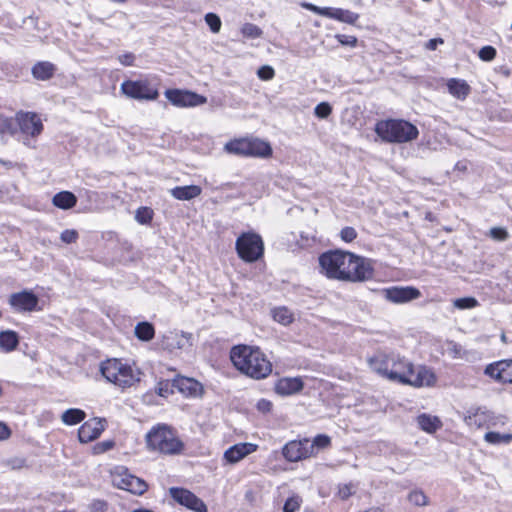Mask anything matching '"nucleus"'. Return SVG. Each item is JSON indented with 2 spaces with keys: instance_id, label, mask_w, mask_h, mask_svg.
I'll return each mask as SVG.
<instances>
[{
  "instance_id": "nucleus-1",
  "label": "nucleus",
  "mask_w": 512,
  "mask_h": 512,
  "mask_svg": "<svg viewBox=\"0 0 512 512\" xmlns=\"http://www.w3.org/2000/svg\"><path fill=\"white\" fill-rule=\"evenodd\" d=\"M370 369L380 376L403 385L412 387H431L436 384L437 377L426 366H417L396 352L377 351L367 359Z\"/></svg>"
},
{
  "instance_id": "nucleus-2",
  "label": "nucleus",
  "mask_w": 512,
  "mask_h": 512,
  "mask_svg": "<svg viewBox=\"0 0 512 512\" xmlns=\"http://www.w3.org/2000/svg\"><path fill=\"white\" fill-rule=\"evenodd\" d=\"M321 273L329 279L346 282H364L374 276L373 261L341 250L328 251L320 255Z\"/></svg>"
},
{
  "instance_id": "nucleus-3",
  "label": "nucleus",
  "mask_w": 512,
  "mask_h": 512,
  "mask_svg": "<svg viewBox=\"0 0 512 512\" xmlns=\"http://www.w3.org/2000/svg\"><path fill=\"white\" fill-rule=\"evenodd\" d=\"M230 358L237 370L253 379H264L272 372V363L258 347L235 346Z\"/></svg>"
},
{
  "instance_id": "nucleus-4",
  "label": "nucleus",
  "mask_w": 512,
  "mask_h": 512,
  "mask_svg": "<svg viewBox=\"0 0 512 512\" xmlns=\"http://www.w3.org/2000/svg\"><path fill=\"white\" fill-rule=\"evenodd\" d=\"M100 371L107 381L122 389L130 388L139 383L142 375L140 369L135 365L116 358L102 362Z\"/></svg>"
},
{
  "instance_id": "nucleus-5",
  "label": "nucleus",
  "mask_w": 512,
  "mask_h": 512,
  "mask_svg": "<svg viewBox=\"0 0 512 512\" xmlns=\"http://www.w3.org/2000/svg\"><path fill=\"white\" fill-rule=\"evenodd\" d=\"M376 134L385 142L406 143L415 140L419 131L412 123L405 120H382L375 126Z\"/></svg>"
},
{
  "instance_id": "nucleus-6",
  "label": "nucleus",
  "mask_w": 512,
  "mask_h": 512,
  "mask_svg": "<svg viewBox=\"0 0 512 512\" xmlns=\"http://www.w3.org/2000/svg\"><path fill=\"white\" fill-rule=\"evenodd\" d=\"M147 445L151 450L162 454H179L184 448L183 442L175 432L166 425H159L153 428L146 437Z\"/></svg>"
},
{
  "instance_id": "nucleus-7",
  "label": "nucleus",
  "mask_w": 512,
  "mask_h": 512,
  "mask_svg": "<svg viewBox=\"0 0 512 512\" xmlns=\"http://www.w3.org/2000/svg\"><path fill=\"white\" fill-rule=\"evenodd\" d=\"M235 248L238 256L248 263L259 260L264 253L263 240L254 232L242 233L236 240Z\"/></svg>"
},
{
  "instance_id": "nucleus-8",
  "label": "nucleus",
  "mask_w": 512,
  "mask_h": 512,
  "mask_svg": "<svg viewBox=\"0 0 512 512\" xmlns=\"http://www.w3.org/2000/svg\"><path fill=\"white\" fill-rule=\"evenodd\" d=\"M111 478L115 487L126 490L132 494L142 495L148 488V485L143 479L134 476L123 466L116 467L111 472Z\"/></svg>"
},
{
  "instance_id": "nucleus-9",
  "label": "nucleus",
  "mask_w": 512,
  "mask_h": 512,
  "mask_svg": "<svg viewBox=\"0 0 512 512\" xmlns=\"http://www.w3.org/2000/svg\"><path fill=\"white\" fill-rule=\"evenodd\" d=\"M120 89L124 95L136 100H156L159 97L158 88L148 80H126Z\"/></svg>"
},
{
  "instance_id": "nucleus-10",
  "label": "nucleus",
  "mask_w": 512,
  "mask_h": 512,
  "mask_svg": "<svg viewBox=\"0 0 512 512\" xmlns=\"http://www.w3.org/2000/svg\"><path fill=\"white\" fill-rule=\"evenodd\" d=\"M167 100L176 107H196L207 102V98L190 90L167 89L164 93Z\"/></svg>"
},
{
  "instance_id": "nucleus-11",
  "label": "nucleus",
  "mask_w": 512,
  "mask_h": 512,
  "mask_svg": "<svg viewBox=\"0 0 512 512\" xmlns=\"http://www.w3.org/2000/svg\"><path fill=\"white\" fill-rule=\"evenodd\" d=\"M8 304L18 313L41 310L38 296L30 290H22L20 292L12 293L8 298Z\"/></svg>"
},
{
  "instance_id": "nucleus-12",
  "label": "nucleus",
  "mask_w": 512,
  "mask_h": 512,
  "mask_svg": "<svg viewBox=\"0 0 512 512\" xmlns=\"http://www.w3.org/2000/svg\"><path fill=\"white\" fill-rule=\"evenodd\" d=\"M170 496L180 505L195 512H208L205 503L191 491L184 488L172 487Z\"/></svg>"
},
{
  "instance_id": "nucleus-13",
  "label": "nucleus",
  "mask_w": 512,
  "mask_h": 512,
  "mask_svg": "<svg viewBox=\"0 0 512 512\" xmlns=\"http://www.w3.org/2000/svg\"><path fill=\"white\" fill-rule=\"evenodd\" d=\"M16 123V131L20 132L25 136L35 137L38 136L43 130V124L41 119L35 113L20 112L14 119Z\"/></svg>"
},
{
  "instance_id": "nucleus-14",
  "label": "nucleus",
  "mask_w": 512,
  "mask_h": 512,
  "mask_svg": "<svg viewBox=\"0 0 512 512\" xmlns=\"http://www.w3.org/2000/svg\"><path fill=\"white\" fill-rule=\"evenodd\" d=\"M284 458L289 462H297L312 456L310 440H292L285 444L282 449Z\"/></svg>"
},
{
  "instance_id": "nucleus-15",
  "label": "nucleus",
  "mask_w": 512,
  "mask_h": 512,
  "mask_svg": "<svg viewBox=\"0 0 512 512\" xmlns=\"http://www.w3.org/2000/svg\"><path fill=\"white\" fill-rule=\"evenodd\" d=\"M384 298L392 303L403 304L421 297L419 289L412 286H394L382 290Z\"/></svg>"
},
{
  "instance_id": "nucleus-16",
  "label": "nucleus",
  "mask_w": 512,
  "mask_h": 512,
  "mask_svg": "<svg viewBox=\"0 0 512 512\" xmlns=\"http://www.w3.org/2000/svg\"><path fill=\"white\" fill-rule=\"evenodd\" d=\"M161 346L170 352L184 350L192 346V334L182 331H168L162 336Z\"/></svg>"
},
{
  "instance_id": "nucleus-17",
  "label": "nucleus",
  "mask_w": 512,
  "mask_h": 512,
  "mask_svg": "<svg viewBox=\"0 0 512 512\" xmlns=\"http://www.w3.org/2000/svg\"><path fill=\"white\" fill-rule=\"evenodd\" d=\"M484 373L500 383H512V359L500 360L486 366Z\"/></svg>"
},
{
  "instance_id": "nucleus-18",
  "label": "nucleus",
  "mask_w": 512,
  "mask_h": 512,
  "mask_svg": "<svg viewBox=\"0 0 512 512\" xmlns=\"http://www.w3.org/2000/svg\"><path fill=\"white\" fill-rule=\"evenodd\" d=\"M105 430V420L100 418H93L84 422L79 430L78 437L80 442L88 443L97 439Z\"/></svg>"
},
{
  "instance_id": "nucleus-19",
  "label": "nucleus",
  "mask_w": 512,
  "mask_h": 512,
  "mask_svg": "<svg viewBox=\"0 0 512 512\" xmlns=\"http://www.w3.org/2000/svg\"><path fill=\"white\" fill-rule=\"evenodd\" d=\"M257 448L258 445L253 443H237L224 452V459L229 464H235L255 452Z\"/></svg>"
},
{
  "instance_id": "nucleus-20",
  "label": "nucleus",
  "mask_w": 512,
  "mask_h": 512,
  "mask_svg": "<svg viewBox=\"0 0 512 512\" xmlns=\"http://www.w3.org/2000/svg\"><path fill=\"white\" fill-rule=\"evenodd\" d=\"M491 420L492 416L490 411L480 407L469 409L464 416V422L472 428L489 426Z\"/></svg>"
},
{
  "instance_id": "nucleus-21",
  "label": "nucleus",
  "mask_w": 512,
  "mask_h": 512,
  "mask_svg": "<svg viewBox=\"0 0 512 512\" xmlns=\"http://www.w3.org/2000/svg\"><path fill=\"white\" fill-rule=\"evenodd\" d=\"M180 393L187 397H198L203 393V386L193 378L179 377L172 384Z\"/></svg>"
},
{
  "instance_id": "nucleus-22",
  "label": "nucleus",
  "mask_w": 512,
  "mask_h": 512,
  "mask_svg": "<svg viewBox=\"0 0 512 512\" xmlns=\"http://www.w3.org/2000/svg\"><path fill=\"white\" fill-rule=\"evenodd\" d=\"M304 383L300 377H284L275 383V392L281 396H289L300 392Z\"/></svg>"
},
{
  "instance_id": "nucleus-23",
  "label": "nucleus",
  "mask_w": 512,
  "mask_h": 512,
  "mask_svg": "<svg viewBox=\"0 0 512 512\" xmlns=\"http://www.w3.org/2000/svg\"><path fill=\"white\" fill-rule=\"evenodd\" d=\"M247 157L269 158L272 147L266 141L258 138H247Z\"/></svg>"
},
{
  "instance_id": "nucleus-24",
  "label": "nucleus",
  "mask_w": 512,
  "mask_h": 512,
  "mask_svg": "<svg viewBox=\"0 0 512 512\" xmlns=\"http://www.w3.org/2000/svg\"><path fill=\"white\" fill-rule=\"evenodd\" d=\"M447 89L458 100H465L471 92L469 84L465 80L458 78H450L447 81Z\"/></svg>"
},
{
  "instance_id": "nucleus-25",
  "label": "nucleus",
  "mask_w": 512,
  "mask_h": 512,
  "mask_svg": "<svg viewBox=\"0 0 512 512\" xmlns=\"http://www.w3.org/2000/svg\"><path fill=\"white\" fill-rule=\"evenodd\" d=\"M202 192L197 185L177 186L170 190V194L178 200H191L198 197Z\"/></svg>"
},
{
  "instance_id": "nucleus-26",
  "label": "nucleus",
  "mask_w": 512,
  "mask_h": 512,
  "mask_svg": "<svg viewBox=\"0 0 512 512\" xmlns=\"http://www.w3.org/2000/svg\"><path fill=\"white\" fill-rule=\"evenodd\" d=\"M416 422L419 427L427 433H434L442 427V421L439 417L426 413L417 416Z\"/></svg>"
},
{
  "instance_id": "nucleus-27",
  "label": "nucleus",
  "mask_w": 512,
  "mask_h": 512,
  "mask_svg": "<svg viewBox=\"0 0 512 512\" xmlns=\"http://www.w3.org/2000/svg\"><path fill=\"white\" fill-rule=\"evenodd\" d=\"M56 71L54 64L48 61H41L32 67V75L37 80L45 81L53 77Z\"/></svg>"
},
{
  "instance_id": "nucleus-28",
  "label": "nucleus",
  "mask_w": 512,
  "mask_h": 512,
  "mask_svg": "<svg viewBox=\"0 0 512 512\" xmlns=\"http://www.w3.org/2000/svg\"><path fill=\"white\" fill-rule=\"evenodd\" d=\"M19 345V336L13 330L0 332V349L4 352H12Z\"/></svg>"
},
{
  "instance_id": "nucleus-29",
  "label": "nucleus",
  "mask_w": 512,
  "mask_h": 512,
  "mask_svg": "<svg viewBox=\"0 0 512 512\" xmlns=\"http://www.w3.org/2000/svg\"><path fill=\"white\" fill-rule=\"evenodd\" d=\"M327 17L347 24H354L358 20L359 15L350 10L329 7Z\"/></svg>"
},
{
  "instance_id": "nucleus-30",
  "label": "nucleus",
  "mask_w": 512,
  "mask_h": 512,
  "mask_svg": "<svg viewBox=\"0 0 512 512\" xmlns=\"http://www.w3.org/2000/svg\"><path fill=\"white\" fill-rule=\"evenodd\" d=\"M53 204L61 209H70L76 205V196L69 191H62L54 195Z\"/></svg>"
},
{
  "instance_id": "nucleus-31",
  "label": "nucleus",
  "mask_w": 512,
  "mask_h": 512,
  "mask_svg": "<svg viewBox=\"0 0 512 512\" xmlns=\"http://www.w3.org/2000/svg\"><path fill=\"white\" fill-rule=\"evenodd\" d=\"M134 334L140 341L148 342L154 338L155 328L149 322H139L135 326Z\"/></svg>"
},
{
  "instance_id": "nucleus-32",
  "label": "nucleus",
  "mask_w": 512,
  "mask_h": 512,
  "mask_svg": "<svg viewBox=\"0 0 512 512\" xmlns=\"http://www.w3.org/2000/svg\"><path fill=\"white\" fill-rule=\"evenodd\" d=\"M247 147V138H240L226 143L224 150L229 154L247 157Z\"/></svg>"
},
{
  "instance_id": "nucleus-33",
  "label": "nucleus",
  "mask_w": 512,
  "mask_h": 512,
  "mask_svg": "<svg viewBox=\"0 0 512 512\" xmlns=\"http://www.w3.org/2000/svg\"><path fill=\"white\" fill-rule=\"evenodd\" d=\"M273 319L281 325L287 326L294 321V314L284 306L272 310Z\"/></svg>"
},
{
  "instance_id": "nucleus-34",
  "label": "nucleus",
  "mask_w": 512,
  "mask_h": 512,
  "mask_svg": "<svg viewBox=\"0 0 512 512\" xmlns=\"http://www.w3.org/2000/svg\"><path fill=\"white\" fill-rule=\"evenodd\" d=\"M86 414L81 409L71 408L63 412L61 420L66 425H76L84 420Z\"/></svg>"
},
{
  "instance_id": "nucleus-35",
  "label": "nucleus",
  "mask_w": 512,
  "mask_h": 512,
  "mask_svg": "<svg viewBox=\"0 0 512 512\" xmlns=\"http://www.w3.org/2000/svg\"><path fill=\"white\" fill-rule=\"evenodd\" d=\"M484 440L492 445L509 444L512 441V434L490 431L484 435Z\"/></svg>"
},
{
  "instance_id": "nucleus-36",
  "label": "nucleus",
  "mask_w": 512,
  "mask_h": 512,
  "mask_svg": "<svg viewBox=\"0 0 512 512\" xmlns=\"http://www.w3.org/2000/svg\"><path fill=\"white\" fill-rule=\"evenodd\" d=\"M330 444L331 439L329 436L325 434L317 435L312 441H310V445L312 448V456L316 455L319 450L329 447Z\"/></svg>"
},
{
  "instance_id": "nucleus-37",
  "label": "nucleus",
  "mask_w": 512,
  "mask_h": 512,
  "mask_svg": "<svg viewBox=\"0 0 512 512\" xmlns=\"http://www.w3.org/2000/svg\"><path fill=\"white\" fill-rule=\"evenodd\" d=\"M479 305V302L474 297H463L453 300V306L459 310L472 309Z\"/></svg>"
},
{
  "instance_id": "nucleus-38",
  "label": "nucleus",
  "mask_w": 512,
  "mask_h": 512,
  "mask_svg": "<svg viewBox=\"0 0 512 512\" xmlns=\"http://www.w3.org/2000/svg\"><path fill=\"white\" fill-rule=\"evenodd\" d=\"M241 33L244 37L250 39H256L262 36V30L252 23H245L241 28Z\"/></svg>"
},
{
  "instance_id": "nucleus-39",
  "label": "nucleus",
  "mask_w": 512,
  "mask_h": 512,
  "mask_svg": "<svg viewBox=\"0 0 512 512\" xmlns=\"http://www.w3.org/2000/svg\"><path fill=\"white\" fill-rule=\"evenodd\" d=\"M0 133L1 134H16V123L13 118H8L0 115Z\"/></svg>"
},
{
  "instance_id": "nucleus-40",
  "label": "nucleus",
  "mask_w": 512,
  "mask_h": 512,
  "mask_svg": "<svg viewBox=\"0 0 512 512\" xmlns=\"http://www.w3.org/2000/svg\"><path fill=\"white\" fill-rule=\"evenodd\" d=\"M356 489H357V486L354 483L341 484L338 487L337 496L341 500H347L350 496L355 494Z\"/></svg>"
},
{
  "instance_id": "nucleus-41",
  "label": "nucleus",
  "mask_w": 512,
  "mask_h": 512,
  "mask_svg": "<svg viewBox=\"0 0 512 512\" xmlns=\"http://www.w3.org/2000/svg\"><path fill=\"white\" fill-rule=\"evenodd\" d=\"M302 504V498L299 495L289 497L283 506V512H296Z\"/></svg>"
},
{
  "instance_id": "nucleus-42",
  "label": "nucleus",
  "mask_w": 512,
  "mask_h": 512,
  "mask_svg": "<svg viewBox=\"0 0 512 512\" xmlns=\"http://www.w3.org/2000/svg\"><path fill=\"white\" fill-rule=\"evenodd\" d=\"M153 217V211L148 207H140L136 211L135 219L140 224H148Z\"/></svg>"
},
{
  "instance_id": "nucleus-43",
  "label": "nucleus",
  "mask_w": 512,
  "mask_h": 512,
  "mask_svg": "<svg viewBox=\"0 0 512 512\" xmlns=\"http://www.w3.org/2000/svg\"><path fill=\"white\" fill-rule=\"evenodd\" d=\"M205 22L213 33H218L221 29V19L214 13H207L205 15Z\"/></svg>"
},
{
  "instance_id": "nucleus-44",
  "label": "nucleus",
  "mask_w": 512,
  "mask_h": 512,
  "mask_svg": "<svg viewBox=\"0 0 512 512\" xmlns=\"http://www.w3.org/2000/svg\"><path fill=\"white\" fill-rule=\"evenodd\" d=\"M332 113V107L327 102H321L316 105L314 109V114L321 119L327 118Z\"/></svg>"
},
{
  "instance_id": "nucleus-45",
  "label": "nucleus",
  "mask_w": 512,
  "mask_h": 512,
  "mask_svg": "<svg viewBox=\"0 0 512 512\" xmlns=\"http://www.w3.org/2000/svg\"><path fill=\"white\" fill-rule=\"evenodd\" d=\"M409 501L416 506H424L427 504V497L422 491H412L408 496Z\"/></svg>"
},
{
  "instance_id": "nucleus-46",
  "label": "nucleus",
  "mask_w": 512,
  "mask_h": 512,
  "mask_svg": "<svg viewBox=\"0 0 512 512\" xmlns=\"http://www.w3.org/2000/svg\"><path fill=\"white\" fill-rule=\"evenodd\" d=\"M489 235L491 238L497 241H505L508 239L509 234L505 228L502 227H493L489 231Z\"/></svg>"
},
{
  "instance_id": "nucleus-47",
  "label": "nucleus",
  "mask_w": 512,
  "mask_h": 512,
  "mask_svg": "<svg viewBox=\"0 0 512 512\" xmlns=\"http://www.w3.org/2000/svg\"><path fill=\"white\" fill-rule=\"evenodd\" d=\"M478 56L483 61H492L496 57V49L492 46H484L480 49Z\"/></svg>"
},
{
  "instance_id": "nucleus-48",
  "label": "nucleus",
  "mask_w": 512,
  "mask_h": 512,
  "mask_svg": "<svg viewBox=\"0 0 512 512\" xmlns=\"http://www.w3.org/2000/svg\"><path fill=\"white\" fill-rule=\"evenodd\" d=\"M257 75L261 80L268 81L273 79V77L275 76V71L271 66L264 65L258 69Z\"/></svg>"
},
{
  "instance_id": "nucleus-49",
  "label": "nucleus",
  "mask_w": 512,
  "mask_h": 512,
  "mask_svg": "<svg viewBox=\"0 0 512 512\" xmlns=\"http://www.w3.org/2000/svg\"><path fill=\"white\" fill-rule=\"evenodd\" d=\"M115 443L113 440H105L94 445L93 452L95 454H101L109 451L114 447Z\"/></svg>"
},
{
  "instance_id": "nucleus-50",
  "label": "nucleus",
  "mask_w": 512,
  "mask_h": 512,
  "mask_svg": "<svg viewBox=\"0 0 512 512\" xmlns=\"http://www.w3.org/2000/svg\"><path fill=\"white\" fill-rule=\"evenodd\" d=\"M448 353L454 359L462 358L464 356L462 346L455 342H449Z\"/></svg>"
},
{
  "instance_id": "nucleus-51",
  "label": "nucleus",
  "mask_w": 512,
  "mask_h": 512,
  "mask_svg": "<svg viewBox=\"0 0 512 512\" xmlns=\"http://www.w3.org/2000/svg\"><path fill=\"white\" fill-rule=\"evenodd\" d=\"M77 238L78 233L74 229H66L60 235V239L67 244L74 243L77 240Z\"/></svg>"
},
{
  "instance_id": "nucleus-52",
  "label": "nucleus",
  "mask_w": 512,
  "mask_h": 512,
  "mask_svg": "<svg viewBox=\"0 0 512 512\" xmlns=\"http://www.w3.org/2000/svg\"><path fill=\"white\" fill-rule=\"evenodd\" d=\"M341 239L345 242H352L357 237V232L353 227H344L340 232Z\"/></svg>"
},
{
  "instance_id": "nucleus-53",
  "label": "nucleus",
  "mask_w": 512,
  "mask_h": 512,
  "mask_svg": "<svg viewBox=\"0 0 512 512\" xmlns=\"http://www.w3.org/2000/svg\"><path fill=\"white\" fill-rule=\"evenodd\" d=\"M302 7L324 17L328 15L329 7H319L312 3H302Z\"/></svg>"
},
{
  "instance_id": "nucleus-54",
  "label": "nucleus",
  "mask_w": 512,
  "mask_h": 512,
  "mask_svg": "<svg viewBox=\"0 0 512 512\" xmlns=\"http://www.w3.org/2000/svg\"><path fill=\"white\" fill-rule=\"evenodd\" d=\"M272 406H273L272 402L267 399H260L256 404L258 411H260L262 413L270 412L272 409Z\"/></svg>"
},
{
  "instance_id": "nucleus-55",
  "label": "nucleus",
  "mask_w": 512,
  "mask_h": 512,
  "mask_svg": "<svg viewBox=\"0 0 512 512\" xmlns=\"http://www.w3.org/2000/svg\"><path fill=\"white\" fill-rule=\"evenodd\" d=\"M157 392L162 397H167L170 393H172L171 385L169 382H160L158 384Z\"/></svg>"
},
{
  "instance_id": "nucleus-56",
  "label": "nucleus",
  "mask_w": 512,
  "mask_h": 512,
  "mask_svg": "<svg viewBox=\"0 0 512 512\" xmlns=\"http://www.w3.org/2000/svg\"><path fill=\"white\" fill-rule=\"evenodd\" d=\"M121 64L124 66H132L135 60V57L131 53L122 54L118 57Z\"/></svg>"
},
{
  "instance_id": "nucleus-57",
  "label": "nucleus",
  "mask_w": 512,
  "mask_h": 512,
  "mask_svg": "<svg viewBox=\"0 0 512 512\" xmlns=\"http://www.w3.org/2000/svg\"><path fill=\"white\" fill-rule=\"evenodd\" d=\"M11 436L10 428L0 421V441L7 440Z\"/></svg>"
},
{
  "instance_id": "nucleus-58",
  "label": "nucleus",
  "mask_w": 512,
  "mask_h": 512,
  "mask_svg": "<svg viewBox=\"0 0 512 512\" xmlns=\"http://www.w3.org/2000/svg\"><path fill=\"white\" fill-rule=\"evenodd\" d=\"M443 43H444V41H443V39H442V38H434V39H430V40L426 43V48H427L428 50L433 51V50H435V49L437 48V46H438L439 44H443Z\"/></svg>"
},
{
  "instance_id": "nucleus-59",
  "label": "nucleus",
  "mask_w": 512,
  "mask_h": 512,
  "mask_svg": "<svg viewBox=\"0 0 512 512\" xmlns=\"http://www.w3.org/2000/svg\"><path fill=\"white\" fill-rule=\"evenodd\" d=\"M105 506L106 504L102 501H98L93 504L95 510H103Z\"/></svg>"
},
{
  "instance_id": "nucleus-60",
  "label": "nucleus",
  "mask_w": 512,
  "mask_h": 512,
  "mask_svg": "<svg viewBox=\"0 0 512 512\" xmlns=\"http://www.w3.org/2000/svg\"><path fill=\"white\" fill-rule=\"evenodd\" d=\"M363 512H385V510L381 507H371Z\"/></svg>"
},
{
  "instance_id": "nucleus-61",
  "label": "nucleus",
  "mask_w": 512,
  "mask_h": 512,
  "mask_svg": "<svg viewBox=\"0 0 512 512\" xmlns=\"http://www.w3.org/2000/svg\"><path fill=\"white\" fill-rule=\"evenodd\" d=\"M350 38H351V41H350V40H347V42H346V43H349V44H351V45H355V44H356V42H357V39H356L355 37H350Z\"/></svg>"
},
{
  "instance_id": "nucleus-62",
  "label": "nucleus",
  "mask_w": 512,
  "mask_h": 512,
  "mask_svg": "<svg viewBox=\"0 0 512 512\" xmlns=\"http://www.w3.org/2000/svg\"><path fill=\"white\" fill-rule=\"evenodd\" d=\"M501 341L503 343H507V337H506V335L504 333L501 334Z\"/></svg>"
},
{
  "instance_id": "nucleus-63",
  "label": "nucleus",
  "mask_w": 512,
  "mask_h": 512,
  "mask_svg": "<svg viewBox=\"0 0 512 512\" xmlns=\"http://www.w3.org/2000/svg\"><path fill=\"white\" fill-rule=\"evenodd\" d=\"M23 143H24V145L30 146V142H29V140H28V139H24V140H23Z\"/></svg>"
}]
</instances>
